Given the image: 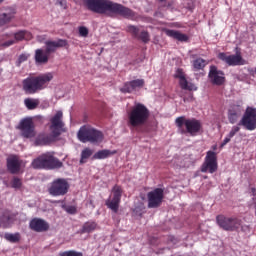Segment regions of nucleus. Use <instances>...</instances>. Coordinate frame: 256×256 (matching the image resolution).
<instances>
[{"label":"nucleus","mask_w":256,"mask_h":256,"mask_svg":"<svg viewBox=\"0 0 256 256\" xmlns=\"http://www.w3.org/2000/svg\"><path fill=\"white\" fill-rule=\"evenodd\" d=\"M83 4L92 13L106 14L108 17L118 15L125 19H133L135 17L134 10L123 6V4H118V2H112V0H83Z\"/></svg>","instance_id":"f257e3e1"},{"label":"nucleus","mask_w":256,"mask_h":256,"mask_svg":"<svg viewBox=\"0 0 256 256\" xmlns=\"http://www.w3.org/2000/svg\"><path fill=\"white\" fill-rule=\"evenodd\" d=\"M46 49H36L34 54V61L36 64H47L49 62L50 56L60 48H68L69 42L64 39H58L56 41L48 40L44 42Z\"/></svg>","instance_id":"f03ea898"},{"label":"nucleus","mask_w":256,"mask_h":256,"mask_svg":"<svg viewBox=\"0 0 256 256\" xmlns=\"http://www.w3.org/2000/svg\"><path fill=\"white\" fill-rule=\"evenodd\" d=\"M52 80L53 75L51 73L28 77L22 81V90L28 95L37 94L44 90Z\"/></svg>","instance_id":"7ed1b4c3"},{"label":"nucleus","mask_w":256,"mask_h":256,"mask_svg":"<svg viewBox=\"0 0 256 256\" xmlns=\"http://www.w3.org/2000/svg\"><path fill=\"white\" fill-rule=\"evenodd\" d=\"M150 118V110L142 103L135 104L128 113V126L138 129L145 126Z\"/></svg>","instance_id":"20e7f679"},{"label":"nucleus","mask_w":256,"mask_h":256,"mask_svg":"<svg viewBox=\"0 0 256 256\" xmlns=\"http://www.w3.org/2000/svg\"><path fill=\"white\" fill-rule=\"evenodd\" d=\"M175 125L180 134H189L192 137L197 136L202 130L201 121L195 118L186 119L184 116L177 117L175 119Z\"/></svg>","instance_id":"39448f33"},{"label":"nucleus","mask_w":256,"mask_h":256,"mask_svg":"<svg viewBox=\"0 0 256 256\" xmlns=\"http://www.w3.org/2000/svg\"><path fill=\"white\" fill-rule=\"evenodd\" d=\"M240 126H243L248 131L256 130V108L247 107L240 122L237 126H233L231 128L228 136L233 138L238 132H240Z\"/></svg>","instance_id":"423d86ee"},{"label":"nucleus","mask_w":256,"mask_h":256,"mask_svg":"<svg viewBox=\"0 0 256 256\" xmlns=\"http://www.w3.org/2000/svg\"><path fill=\"white\" fill-rule=\"evenodd\" d=\"M103 139V133L90 125H84L78 131V140L82 143H100Z\"/></svg>","instance_id":"0eeeda50"},{"label":"nucleus","mask_w":256,"mask_h":256,"mask_svg":"<svg viewBox=\"0 0 256 256\" xmlns=\"http://www.w3.org/2000/svg\"><path fill=\"white\" fill-rule=\"evenodd\" d=\"M62 166L63 163L51 153L42 154L32 161V168L34 169H56L61 168Z\"/></svg>","instance_id":"6e6552de"},{"label":"nucleus","mask_w":256,"mask_h":256,"mask_svg":"<svg viewBox=\"0 0 256 256\" xmlns=\"http://www.w3.org/2000/svg\"><path fill=\"white\" fill-rule=\"evenodd\" d=\"M217 225L229 232H238L241 228L242 231H245V227L242 225L243 221L237 217H227L225 215H217L216 216Z\"/></svg>","instance_id":"1a4fd4ad"},{"label":"nucleus","mask_w":256,"mask_h":256,"mask_svg":"<svg viewBox=\"0 0 256 256\" xmlns=\"http://www.w3.org/2000/svg\"><path fill=\"white\" fill-rule=\"evenodd\" d=\"M123 195V189L119 185H114L111 189V196L105 201V205L113 213H118L121 199Z\"/></svg>","instance_id":"9d476101"},{"label":"nucleus","mask_w":256,"mask_h":256,"mask_svg":"<svg viewBox=\"0 0 256 256\" xmlns=\"http://www.w3.org/2000/svg\"><path fill=\"white\" fill-rule=\"evenodd\" d=\"M70 189V184L66 179L58 178L54 179L52 183H50V187L48 188V193L54 197L65 196Z\"/></svg>","instance_id":"9b49d317"},{"label":"nucleus","mask_w":256,"mask_h":256,"mask_svg":"<svg viewBox=\"0 0 256 256\" xmlns=\"http://www.w3.org/2000/svg\"><path fill=\"white\" fill-rule=\"evenodd\" d=\"M218 170V156L214 151L206 152V156L203 164L201 165V172L210 174L215 173Z\"/></svg>","instance_id":"f8f14e48"},{"label":"nucleus","mask_w":256,"mask_h":256,"mask_svg":"<svg viewBox=\"0 0 256 256\" xmlns=\"http://www.w3.org/2000/svg\"><path fill=\"white\" fill-rule=\"evenodd\" d=\"M18 130H20V136L30 139L36 136L35 124L32 118H25L18 124Z\"/></svg>","instance_id":"ddd939ff"},{"label":"nucleus","mask_w":256,"mask_h":256,"mask_svg":"<svg viewBox=\"0 0 256 256\" xmlns=\"http://www.w3.org/2000/svg\"><path fill=\"white\" fill-rule=\"evenodd\" d=\"M164 200V190L161 188H155L147 193V207L159 208Z\"/></svg>","instance_id":"4468645a"},{"label":"nucleus","mask_w":256,"mask_h":256,"mask_svg":"<svg viewBox=\"0 0 256 256\" xmlns=\"http://www.w3.org/2000/svg\"><path fill=\"white\" fill-rule=\"evenodd\" d=\"M218 59L227 64L228 66H243L247 65L248 62L243 59L241 53H236L235 55H229L227 53H219Z\"/></svg>","instance_id":"2eb2a0df"},{"label":"nucleus","mask_w":256,"mask_h":256,"mask_svg":"<svg viewBox=\"0 0 256 256\" xmlns=\"http://www.w3.org/2000/svg\"><path fill=\"white\" fill-rule=\"evenodd\" d=\"M63 119V112L58 111L56 115L50 119V130H52V137L57 138L62 133V128L64 127Z\"/></svg>","instance_id":"dca6fc26"},{"label":"nucleus","mask_w":256,"mask_h":256,"mask_svg":"<svg viewBox=\"0 0 256 256\" xmlns=\"http://www.w3.org/2000/svg\"><path fill=\"white\" fill-rule=\"evenodd\" d=\"M208 79L210 83L215 86H222L226 82L225 73L223 71L218 70L216 66H210Z\"/></svg>","instance_id":"f3484780"},{"label":"nucleus","mask_w":256,"mask_h":256,"mask_svg":"<svg viewBox=\"0 0 256 256\" xmlns=\"http://www.w3.org/2000/svg\"><path fill=\"white\" fill-rule=\"evenodd\" d=\"M244 112L242 103L232 104L228 108L227 118L230 124H236Z\"/></svg>","instance_id":"a211bd4d"},{"label":"nucleus","mask_w":256,"mask_h":256,"mask_svg":"<svg viewBox=\"0 0 256 256\" xmlns=\"http://www.w3.org/2000/svg\"><path fill=\"white\" fill-rule=\"evenodd\" d=\"M145 81L143 79H137L129 82H125L123 87L120 88V92L123 94H131L137 89L144 87Z\"/></svg>","instance_id":"6ab92c4d"},{"label":"nucleus","mask_w":256,"mask_h":256,"mask_svg":"<svg viewBox=\"0 0 256 256\" xmlns=\"http://www.w3.org/2000/svg\"><path fill=\"white\" fill-rule=\"evenodd\" d=\"M22 160L17 155H10L7 158V169L11 174H19L21 171Z\"/></svg>","instance_id":"aec40b11"},{"label":"nucleus","mask_w":256,"mask_h":256,"mask_svg":"<svg viewBox=\"0 0 256 256\" xmlns=\"http://www.w3.org/2000/svg\"><path fill=\"white\" fill-rule=\"evenodd\" d=\"M29 227L34 232H46L49 230L50 225L47 221L41 218H34L30 220Z\"/></svg>","instance_id":"412c9836"},{"label":"nucleus","mask_w":256,"mask_h":256,"mask_svg":"<svg viewBox=\"0 0 256 256\" xmlns=\"http://www.w3.org/2000/svg\"><path fill=\"white\" fill-rule=\"evenodd\" d=\"M127 31L134 37L147 44L150 41V35L147 31H142L139 35V28L135 26H128Z\"/></svg>","instance_id":"4be33fe9"},{"label":"nucleus","mask_w":256,"mask_h":256,"mask_svg":"<svg viewBox=\"0 0 256 256\" xmlns=\"http://www.w3.org/2000/svg\"><path fill=\"white\" fill-rule=\"evenodd\" d=\"M164 32L166 36L171 37L172 39H175L177 41H180V42L189 41V37L186 34L180 33L179 31L166 29Z\"/></svg>","instance_id":"5701e85b"},{"label":"nucleus","mask_w":256,"mask_h":256,"mask_svg":"<svg viewBox=\"0 0 256 256\" xmlns=\"http://www.w3.org/2000/svg\"><path fill=\"white\" fill-rule=\"evenodd\" d=\"M33 38L32 34L27 30H20L14 33V41L22 42L24 40L29 41Z\"/></svg>","instance_id":"b1692460"},{"label":"nucleus","mask_w":256,"mask_h":256,"mask_svg":"<svg viewBox=\"0 0 256 256\" xmlns=\"http://www.w3.org/2000/svg\"><path fill=\"white\" fill-rule=\"evenodd\" d=\"M114 154H117L116 150L110 151V150L104 149V150H100V151L96 152L93 155L92 159L102 160V159H106V158H108V157H110L111 155H114Z\"/></svg>","instance_id":"393cba45"},{"label":"nucleus","mask_w":256,"mask_h":256,"mask_svg":"<svg viewBox=\"0 0 256 256\" xmlns=\"http://www.w3.org/2000/svg\"><path fill=\"white\" fill-rule=\"evenodd\" d=\"M179 85L182 90L197 91V87L194 84H189L186 77L179 80Z\"/></svg>","instance_id":"a878e982"},{"label":"nucleus","mask_w":256,"mask_h":256,"mask_svg":"<svg viewBox=\"0 0 256 256\" xmlns=\"http://www.w3.org/2000/svg\"><path fill=\"white\" fill-rule=\"evenodd\" d=\"M92 155H93V150H91L90 148H84L81 151L79 163L80 164L86 163L87 159H89Z\"/></svg>","instance_id":"bb28decb"},{"label":"nucleus","mask_w":256,"mask_h":256,"mask_svg":"<svg viewBox=\"0 0 256 256\" xmlns=\"http://www.w3.org/2000/svg\"><path fill=\"white\" fill-rule=\"evenodd\" d=\"M4 238L11 243H19L21 240V234L19 232H16L14 234L6 233L4 235Z\"/></svg>","instance_id":"cd10ccee"},{"label":"nucleus","mask_w":256,"mask_h":256,"mask_svg":"<svg viewBox=\"0 0 256 256\" xmlns=\"http://www.w3.org/2000/svg\"><path fill=\"white\" fill-rule=\"evenodd\" d=\"M14 18V12H11L9 14H0V27L10 23L12 19Z\"/></svg>","instance_id":"c85d7f7f"},{"label":"nucleus","mask_w":256,"mask_h":256,"mask_svg":"<svg viewBox=\"0 0 256 256\" xmlns=\"http://www.w3.org/2000/svg\"><path fill=\"white\" fill-rule=\"evenodd\" d=\"M39 103L40 102L38 99L28 98L24 100V105H26V108H28V110H35L39 106Z\"/></svg>","instance_id":"c756f323"},{"label":"nucleus","mask_w":256,"mask_h":256,"mask_svg":"<svg viewBox=\"0 0 256 256\" xmlns=\"http://www.w3.org/2000/svg\"><path fill=\"white\" fill-rule=\"evenodd\" d=\"M97 227L95 222H85L82 226L81 233H90Z\"/></svg>","instance_id":"7c9ffc66"},{"label":"nucleus","mask_w":256,"mask_h":256,"mask_svg":"<svg viewBox=\"0 0 256 256\" xmlns=\"http://www.w3.org/2000/svg\"><path fill=\"white\" fill-rule=\"evenodd\" d=\"M205 66H206V61L203 60L202 58H198L193 61V68L196 71H200V70L204 69Z\"/></svg>","instance_id":"2f4dec72"},{"label":"nucleus","mask_w":256,"mask_h":256,"mask_svg":"<svg viewBox=\"0 0 256 256\" xmlns=\"http://www.w3.org/2000/svg\"><path fill=\"white\" fill-rule=\"evenodd\" d=\"M11 216L5 213L2 217H0V225L4 228H8L10 225Z\"/></svg>","instance_id":"473e14b6"},{"label":"nucleus","mask_w":256,"mask_h":256,"mask_svg":"<svg viewBox=\"0 0 256 256\" xmlns=\"http://www.w3.org/2000/svg\"><path fill=\"white\" fill-rule=\"evenodd\" d=\"M51 142V138L48 136H40L36 139V144L38 145H47Z\"/></svg>","instance_id":"72a5a7b5"},{"label":"nucleus","mask_w":256,"mask_h":256,"mask_svg":"<svg viewBox=\"0 0 256 256\" xmlns=\"http://www.w3.org/2000/svg\"><path fill=\"white\" fill-rule=\"evenodd\" d=\"M29 57V54H20V56H18V61H16V66L20 67L22 63L26 62L29 59Z\"/></svg>","instance_id":"f704fd0d"},{"label":"nucleus","mask_w":256,"mask_h":256,"mask_svg":"<svg viewBox=\"0 0 256 256\" xmlns=\"http://www.w3.org/2000/svg\"><path fill=\"white\" fill-rule=\"evenodd\" d=\"M12 188L20 189L22 187V180L18 177L12 178L11 182Z\"/></svg>","instance_id":"c9c22d12"},{"label":"nucleus","mask_w":256,"mask_h":256,"mask_svg":"<svg viewBox=\"0 0 256 256\" xmlns=\"http://www.w3.org/2000/svg\"><path fill=\"white\" fill-rule=\"evenodd\" d=\"M59 256H83V253L70 250L60 253Z\"/></svg>","instance_id":"e433bc0d"},{"label":"nucleus","mask_w":256,"mask_h":256,"mask_svg":"<svg viewBox=\"0 0 256 256\" xmlns=\"http://www.w3.org/2000/svg\"><path fill=\"white\" fill-rule=\"evenodd\" d=\"M78 33L81 37H87L89 35V30L86 27H79Z\"/></svg>","instance_id":"4c0bfd02"},{"label":"nucleus","mask_w":256,"mask_h":256,"mask_svg":"<svg viewBox=\"0 0 256 256\" xmlns=\"http://www.w3.org/2000/svg\"><path fill=\"white\" fill-rule=\"evenodd\" d=\"M175 78H177L179 80H182L183 78H185V74L182 69H178L176 71Z\"/></svg>","instance_id":"58836bf2"},{"label":"nucleus","mask_w":256,"mask_h":256,"mask_svg":"<svg viewBox=\"0 0 256 256\" xmlns=\"http://www.w3.org/2000/svg\"><path fill=\"white\" fill-rule=\"evenodd\" d=\"M66 212H68L69 214H76L77 207L76 206H68V207H66Z\"/></svg>","instance_id":"ea45409f"},{"label":"nucleus","mask_w":256,"mask_h":256,"mask_svg":"<svg viewBox=\"0 0 256 256\" xmlns=\"http://www.w3.org/2000/svg\"><path fill=\"white\" fill-rule=\"evenodd\" d=\"M231 139H232V137H230L229 135H227V136L224 138L223 142L221 143L220 148H223L224 146H226V145L231 141Z\"/></svg>","instance_id":"a19ab883"},{"label":"nucleus","mask_w":256,"mask_h":256,"mask_svg":"<svg viewBox=\"0 0 256 256\" xmlns=\"http://www.w3.org/2000/svg\"><path fill=\"white\" fill-rule=\"evenodd\" d=\"M15 43H16L15 40H10V41H7V42L3 43L1 46L5 47V48H8V47L14 45Z\"/></svg>","instance_id":"79ce46f5"},{"label":"nucleus","mask_w":256,"mask_h":256,"mask_svg":"<svg viewBox=\"0 0 256 256\" xmlns=\"http://www.w3.org/2000/svg\"><path fill=\"white\" fill-rule=\"evenodd\" d=\"M252 196H256V188H251Z\"/></svg>","instance_id":"37998d69"},{"label":"nucleus","mask_w":256,"mask_h":256,"mask_svg":"<svg viewBox=\"0 0 256 256\" xmlns=\"http://www.w3.org/2000/svg\"><path fill=\"white\" fill-rule=\"evenodd\" d=\"M60 6L64 7V9H66V4H64V2L60 1Z\"/></svg>","instance_id":"c03bdc74"},{"label":"nucleus","mask_w":256,"mask_h":256,"mask_svg":"<svg viewBox=\"0 0 256 256\" xmlns=\"http://www.w3.org/2000/svg\"><path fill=\"white\" fill-rule=\"evenodd\" d=\"M217 149H218V146H217V145H213V146H212V150H213V151H216Z\"/></svg>","instance_id":"a18cd8bd"},{"label":"nucleus","mask_w":256,"mask_h":256,"mask_svg":"<svg viewBox=\"0 0 256 256\" xmlns=\"http://www.w3.org/2000/svg\"><path fill=\"white\" fill-rule=\"evenodd\" d=\"M36 120L42 121V120H43V117H42V116H36Z\"/></svg>","instance_id":"49530a36"},{"label":"nucleus","mask_w":256,"mask_h":256,"mask_svg":"<svg viewBox=\"0 0 256 256\" xmlns=\"http://www.w3.org/2000/svg\"><path fill=\"white\" fill-rule=\"evenodd\" d=\"M43 39H45L43 36H38V41H42Z\"/></svg>","instance_id":"de8ad7c7"},{"label":"nucleus","mask_w":256,"mask_h":256,"mask_svg":"<svg viewBox=\"0 0 256 256\" xmlns=\"http://www.w3.org/2000/svg\"><path fill=\"white\" fill-rule=\"evenodd\" d=\"M5 0H0V4H2Z\"/></svg>","instance_id":"09e8293b"},{"label":"nucleus","mask_w":256,"mask_h":256,"mask_svg":"<svg viewBox=\"0 0 256 256\" xmlns=\"http://www.w3.org/2000/svg\"><path fill=\"white\" fill-rule=\"evenodd\" d=\"M255 215H256V206H255Z\"/></svg>","instance_id":"8fccbe9b"},{"label":"nucleus","mask_w":256,"mask_h":256,"mask_svg":"<svg viewBox=\"0 0 256 256\" xmlns=\"http://www.w3.org/2000/svg\"><path fill=\"white\" fill-rule=\"evenodd\" d=\"M1 72H2V70H1V68H0V74H1Z\"/></svg>","instance_id":"3c124183"},{"label":"nucleus","mask_w":256,"mask_h":256,"mask_svg":"<svg viewBox=\"0 0 256 256\" xmlns=\"http://www.w3.org/2000/svg\"><path fill=\"white\" fill-rule=\"evenodd\" d=\"M255 73H256V68H255Z\"/></svg>","instance_id":"603ef678"}]
</instances>
